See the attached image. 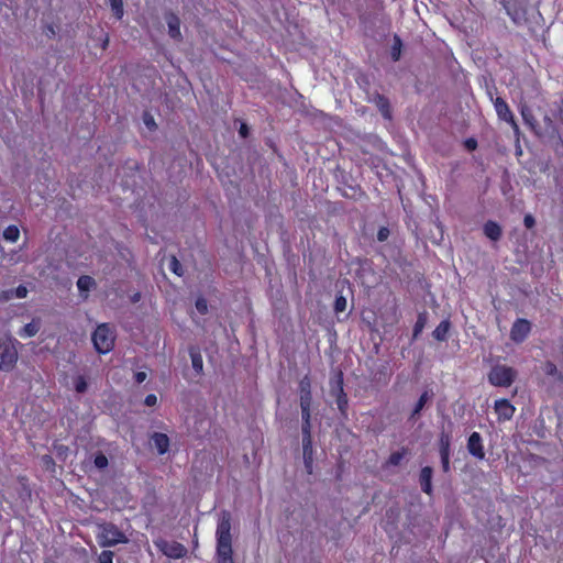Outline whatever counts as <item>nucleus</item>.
I'll list each match as a JSON object with an SVG mask.
<instances>
[{
  "label": "nucleus",
  "instance_id": "f257e3e1",
  "mask_svg": "<svg viewBox=\"0 0 563 563\" xmlns=\"http://www.w3.org/2000/svg\"><path fill=\"white\" fill-rule=\"evenodd\" d=\"M98 540L99 544L103 548L114 547L119 543H128L126 536L119 530L112 522H102L98 525Z\"/></svg>",
  "mask_w": 563,
  "mask_h": 563
},
{
  "label": "nucleus",
  "instance_id": "f03ea898",
  "mask_svg": "<svg viewBox=\"0 0 563 563\" xmlns=\"http://www.w3.org/2000/svg\"><path fill=\"white\" fill-rule=\"evenodd\" d=\"M231 514L222 510L217 527V551L232 550Z\"/></svg>",
  "mask_w": 563,
  "mask_h": 563
},
{
  "label": "nucleus",
  "instance_id": "7ed1b4c3",
  "mask_svg": "<svg viewBox=\"0 0 563 563\" xmlns=\"http://www.w3.org/2000/svg\"><path fill=\"white\" fill-rule=\"evenodd\" d=\"M18 362V350L15 340L11 338H0V369L10 372Z\"/></svg>",
  "mask_w": 563,
  "mask_h": 563
},
{
  "label": "nucleus",
  "instance_id": "20e7f679",
  "mask_svg": "<svg viewBox=\"0 0 563 563\" xmlns=\"http://www.w3.org/2000/svg\"><path fill=\"white\" fill-rule=\"evenodd\" d=\"M92 342L97 352L106 354L113 349L114 335L107 323L97 327L92 333Z\"/></svg>",
  "mask_w": 563,
  "mask_h": 563
},
{
  "label": "nucleus",
  "instance_id": "39448f33",
  "mask_svg": "<svg viewBox=\"0 0 563 563\" xmlns=\"http://www.w3.org/2000/svg\"><path fill=\"white\" fill-rule=\"evenodd\" d=\"M508 15L517 25H528L527 16L528 0H501Z\"/></svg>",
  "mask_w": 563,
  "mask_h": 563
},
{
  "label": "nucleus",
  "instance_id": "423d86ee",
  "mask_svg": "<svg viewBox=\"0 0 563 563\" xmlns=\"http://www.w3.org/2000/svg\"><path fill=\"white\" fill-rule=\"evenodd\" d=\"M516 374V371L511 367L497 365L490 369L488 380L495 386L509 387L514 383Z\"/></svg>",
  "mask_w": 563,
  "mask_h": 563
},
{
  "label": "nucleus",
  "instance_id": "0eeeda50",
  "mask_svg": "<svg viewBox=\"0 0 563 563\" xmlns=\"http://www.w3.org/2000/svg\"><path fill=\"white\" fill-rule=\"evenodd\" d=\"M157 547L165 555L173 559H180L187 553V549L177 541L161 540Z\"/></svg>",
  "mask_w": 563,
  "mask_h": 563
},
{
  "label": "nucleus",
  "instance_id": "6e6552de",
  "mask_svg": "<svg viewBox=\"0 0 563 563\" xmlns=\"http://www.w3.org/2000/svg\"><path fill=\"white\" fill-rule=\"evenodd\" d=\"M366 93H367L368 101L373 102L378 108V110L380 111L382 115L385 119L390 120L391 119V107H390V102H389L388 98L385 97L384 95H380L377 91H374L373 93H369L368 91H366Z\"/></svg>",
  "mask_w": 563,
  "mask_h": 563
},
{
  "label": "nucleus",
  "instance_id": "1a4fd4ad",
  "mask_svg": "<svg viewBox=\"0 0 563 563\" xmlns=\"http://www.w3.org/2000/svg\"><path fill=\"white\" fill-rule=\"evenodd\" d=\"M531 324L526 319H517L511 327L510 338L514 342H522L529 334Z\"/></svg>",
  "mask_w": 563,
  "mask_h": 563
},
{
  "label": "nucleus",
  "instance_id": "9d476101",
  "mask_svg": "<svg viewBox=\"0 0 563 563\" xmlns=\"http://www.w3.org/2000/svg\"><path fill=\"white\" fill-rule=\"evenodd\" d=\"M558 135L556 126L553 122V120L548 115L544 114L542 118V121L539 122V126L537 129V136L541 139H554Z\"/></svg>",
  "mask_w": 563,
  "mask_h": 563
},
{
  "label": "nucleus",
  "instance_id": "9b49d317",
  "mask_svg": "<svg viewBox=\"0 0 563 563\" xmlns=\"http://www.w3.org/2000/svg\"><path fill=\"white\" fill-rule=\"evenodd\" d=\"M494 104H495V109H496V112H497L499 119L511 123L515 131H517L518 125L515 122L512 112L510 111V109H509L508 104L505 102V100L500 97H497L494 100Z\"/></svg>",
  "mask_w": 563,
  "mask_h": 563
},
{
  "label": "nucleus",
  "instance_id": "f8f14e48",
  "mask_svg": "<svg viewBox=\"0 0 563 563\" xmlns=\"http://www.w3.org/2000/svg\"><path fill=\"white\" fill-rule=\"evenodd\" d=\"M164 18L168 26V35L176 41H181L180 19L172 11L166 12Z\"/></svg>",
  "mask_w": 563,
  "mask_h": 563
},
{
  "label": "nucleus",
  "instance_id": "ddd939ff",
  "mask_svg": "<svg viewBox=\"0 0 563 563\" xmlns=\"http://www.w3.org/2000/svg\"><path fill=\"white\" fill-rule=\"evenodd\" d=\"M467 450L471 455L478 460H483L485 457L484 448L482 445V437L478 432H473L467 441Z\"/></svg>",
  "mask_w": 563,
  "mask_h": 563
},
{
  "label": "nucleus",
  "instance_id": "4468645a",
  "mask_svg": "<svg viewBox=\"0 0 563 563\" xmlns=\"http://www.w3.org/2000/svg\"><path fill=\"white\" fill-rule=\"evenodd\" d=\"M495 411L499 419L509 420L515 412V407L507 399H499L495 402Z\"/></svg>",
  "mask_w": 563,
  "mask_h": 563
},
{
  "label": "nucleus",
  "instance_id": "2eb2a0df",
  "mask_svg": "<svg viewBox=\"0 0 563 563\" xmlns=\"http://www.w3.org/2000/svg\"><path fill=\"white\" fill-rule=\"evenodd\" d=\"M484 234L492 241L497 242L503 235L501 227L493 221L488 220L483 227Z\"/></svg>",
  "mask_w": 563,
  "mask_h": 563
},
{
  "label": "nucleus",
  "instance_id": "dca6fc26",
  "mask_svg": "<svg viewBox=\"0 0 563 563\" xmlns=\"http://www.w3.org/2000/svg\"><path fill=\"white\" fill-rule=\"evenodd\" d=\"M432 475H433V468L431 466H424L421 468L419 482H420L422 492L428 495H430L432 493V484H431Z\"/></svg>",
  "mask_w": 563,
  "mask_h": 563
},
{
  "label": "nucleus",
  "instance_id": "f3484780",
  "mask_svg": "<svg viewBox=\"0 0 563 563\" xmlns=\"http://www.w3.org/2000/svg\"><path fill=\"white\" fill-rule=\"evenodd\" d=\"M158 454H165L169 449V438L165 433L154 432L151 437Z\"/></svg>",
  "mask_w": 563,
  "mask_h": 563
},
{
  "label": "nucleus",
  "instance_id": "a211bd4d",
  "mask_svg": "<svg viewBox=\"0 0 563 563\" xmlns=\"http://www.w3.org/2000/svg\"><path fill=\"white\" fill-rule=\"evenodd\" d=\"M189 355L194 371L197 375H201L203 373V362L200 349L194 345L189 346Z\"/></svg>",
  "mask_w": 563,
  "mask_h": 563
},
{
  "label": "nucleus",
  "instance_id": "6ab92c4d",
  "mask_svg": "<svg viewBox=\"0 0 563 563\" xmlns=\"http://www.w3.org/2000/svg\"><path fill=\"white\" fill-rule=\"evenodd\" d=\"M330 385V393L334 398L346 395L343 389V373L341 371L331 379Z\"/></svg>",
  "mask_w": 563,
  "mask_h": 563
},
{
  "label": "nucleus",
  "instance_id": "aec40b11",
  "mask_svg": "<svg viewBox=\"0 0 563 563\" xmlns=\"http://www.w3.org/2000/svg\"><path fill=\"white\" fill-rule=\"evenodd\" d=\"M521 115H522V119L525 121V123L534 132V134L537 135V129L539 126V121L534 118L533 113H532V110L527 107V106H523L521 108Z\"/></svg>",
  "mask_w": 563,
  "mask_h": 563
},
{
  "label": "nucleus",
  "instance_id": "412c9836",
  "mask_svg": "<svg viewBox=\"0 0 563 563\" xmlns=\"http://www.w3.org/2000/svg\"><path fill=\"white\" fill-rule=\"evenodd\" d=\"M433 397V393L432 391H429V390H426L422 393V395L420 396V398L418 399L412 412H411V416H410V419H416V417H418L421 412V410L424 408L426 404Z\"/></svg>",
  "mask_w": 563,
  "mask_h": 563
},
{
  "label": "nucleus",
  "instance_id": "4be33fe9",
  "mask_svg": "<svg viewBox=\"0 0 563 563\" xmlns=\"http://www.w3.org/2000/svg\"><path fill=\"white\" fill-rule=\"evenodd\" d=\"M451 328V322L446 319L440 322V324L432 332V336L437 341H445L448 338L449 330Z\"/></svg>",
  "mask_w": 563,
  "mask_h": 563
},
{
  "label": "nucleus",
  "instance_id": "5701e85b",
  "mask_svg": "<svg viewBox=\"0 0 563 563\" xmlns=\"http://www.w3.org/2000/svg\"><path fill=\"white\" fill-rule=\"evenodd\" d=\"M543 371L545 375L552 376L558 383L563 384V373L558 369L553 362L547 361L543 365Z\"/></svg>",
  "mask_w": 563,
  "mask_h": 563
},
{
  "label": "nucleus",
  "instance_id": "b1692460",
  "mask_svg": "<svg viewBox=\"0 0 563 563\" xmlns=\"http://www.w3.org/2000/svg\"><path fill=\"white\" fill-rule=\"evenodd\" d=\"M402 46L404 44L401 38L395 34L393 37V45L390 47V57L394 62H398L400 59Z\"/></svg>",
  "mask_w": 563,
  "mask_h": 563
},
{
  "label": "nucleus",
  "instance_id": "393cba45",
  "mask_svg": "<svg viewBox=\"0 0 563 563\" xmlns=\"http://www.w3.org/2000/svg\"><path fill=\"white\" fill-rule=\"evenodd\" d=\"M427 322H428V312L427 311L420 312L418 314L417 321L413 327V333H412L413 339H417L419 336V334L423 331Z\"/></svg>",
  "mask_w": 563,
  "mask_h": 563
},
{
  "label": "nucleus",
  "instance_id": "a878e982",
  "mask_svg": "<svg viewBox=\"0 0 563 563\" xmlns=\"http://www.w3.org/2000/svg\"><path fill=\"white\" fill-rule=\"evenodd\" d=\"M302 424H301V433L302 439H312L311 437V413L310 412H301Z\"/></svg>",
  "mask_w": 563,
  "mask_h": 563
},
{
  "label": "nucleus",
  "instance_id": "bb28decb",
  "mask_svg": "<svg viewBox=\"0 0 563 563\" xmlns=\"http://www.w3.org/2000/svg\"><path fill=\"white\" fill-rule=\"evenodd\" d=\"M408 454H409V450L407 448H402L400 451L393 452L389 455L387 464L391 465V466H398L401 464V461L404 460V457Z\"/></svg>",
  "mask_w": 563,
  "mask_h": 563
},
{
  "label": "nucleus",
  "instance_id": "cd10ccee",
  "mask_svg": "<svg viewBox=\"0 0 563 563\" xmlns=\"http://www.w3.org/2000/svg\"><path fill=\"white\" fill-rule=\"evenodd\" d=\"M93 286H96V282L88 275L80 276L77 280V287L80 291H89Z\"/></svg>",
  "mask_w": 563,
  "mask_h": 563
},
{
  "label": "nucleus",
  "instance_id": "c85d7f7f",
  "mask_svg": "<svg viewBox=\"0 0 563 563\" xmlns=\"http://www.w3.org/2000/svg\"><path fill=\"white\" fill-rule=\"evenodd\" d=\"M335 402L342 419H347V408H349V399L346 395H341L335 398Z\"/></svg>",
  "mask_w": 563,
  "mask_h": 563
},
{
  "label": "nucleus",
  "instance_id": "c756f323",
  "mask_svg": "<svg viewBox=\"0 0 563 563\" xmlns=\"http://www.w3.org/2000/svg\"><path fill=\"white\" fill-rule=\"evenodd\" d=\"M450 434L442 431L439 439L440 454H450Z\"/></svg>",
  "mask_w": 563,
  "mask_h": 563
},
{
  "label": "nucleus",
  "instance_id": "7c9ffc66",
  "mask_svg": "<svg viewBox=\"0 0 563 563\" xmlns=\"http://www.w3.org/2000/svg\"><path fill=\"white\" fill-rule=\"evenodd\" d=\"M312 402L311 393H300V409L301 412H310V407Z\"/></svg>",
  "mask_w": 563,
  "mask_h": 563
},
{
  "label": "nucleus",
  "instance_id": "2f4dec72",
  "mask_svg": "<svg viewBox=\"0 0 563 563\" xmlns=\"http://www.w3.org/2000/svg\"><path fill=\"white\" fill-rule=\"evenodd\" d=\"M19 235H20V231H19L18 227H15V225H9L3 231L4 240L10 241V242H15L19 239Z\"/></svg>",
  "mask_w": 563,
  "mask_h": 563
},
{
  "label": "nucleus",
  "instance_id": "473e14b6",
  "mask_svg": "<svg viewBox=\"0 0 563 563\" xmlns=\"http://www.w3.org/2000/svg\"><path fill=\"white\" fill-rule=\"evenodd\" d=\"M111 10L117 19L123 16V1L122 0H109Z\"/></svg>",
  "mask_w": 563,
  "mask_h": 563
},
{
  "label": "nucleus",
  "instance_id": "72a5a7b5",
  "mask_svg": "<svg viewBox=\"0 0 563 563\" xmlns=\"http://www.w3.org/2000/svg\"><path fill=\"white\" fill-rule=\"evenodd\" d=\"M38 330H40L38 323L32 321L23 327L22 332L26 336L31 338V336H34L38 332Z\"/></svg>",
  "mask_w": 563,
  "mask_h": 563
},
{
  "label": "nucleus",
  "instance_id": "f704fd0d",
  "mask_svg": "<svg viewBox=\"0 0 563 563\" xmlns=\"http://www.w3.org/2000/svg\"><path fill=\"white\" fill-rule=\"evenodd\" d=\"M302 457H313L312 439H302Z\"/></svg>",
  "mask_w": 563,
  "mask_h": 563
},
{
  "label": "nucleus",
  "instance_id": "c9c22d12",
  "mask_svg": "<svg viewBox=\"0 0 563 563\" xmlns=\"http://www.w3.org/2000/svg\"><path fill=\"white\" fill-rule=\"evenodd\" d=\"M169 267L170 269L173 271V273H175L177 276H183L184 275V268H183V265L181 263L177 260L176 256H172L170 257V264H169Z\"/></svg>",
  "mask_w": 563,
  "mask_h": 563
},
{
  "label": "nucleus",
  "instance_id": "e433bc0d",
  "mask_svg": "<svg viewBox=\"0 0 563 563\" xmlns=\"http://www.w3.org/2000/svg\"><path fill=\"white\" fill-rule=\"evenodd\" d=\"M218 563H233L232 550L217 551Z\"/></svg>",
  "mask_w": 563,
  "mask_h": 563
},
{
  "label": "nucleus",
  "instance_id": "4c0bfd02",
  "mask_svg": "<svg viewBox=\"0 0 563 563\" xmlns=\"http://www.w3.org/2000/svg\"><path fill=\"white\" fill-rule=\"evenodd\" d=\"M346 309V298L342 295H338L334 300V311L336 313L343 312Z\"/></svg>",
  "mask_w": 563,
  "mask_h": 563
},
{
  "label": "nucleus",
  "instance_id": "58836bf2",
  "mask_svg": "<svg viewBox=\"0 0 563 563\" xmlns=\"http://www.w3.org/2000/svg\"><path fill=\"white\" fill-rule=\"evenodd\" d=\"M88 384L84 376H77L75 379V389L79 394H84L87 391Z\"/></svg>",
  "mask_w": 563,
  "mask_h": 563
},
{
  "label": "nucleus",
  "instance_id": "ea45409f",
  "mask_svg": "<svg viewBox=\"0 0 563 563\" xmlns=\"http://www.w3.org/2000/svg\"><path fill=\"white\" fill-rule=\"evenodd\" d=\"M95 465L97 468L99 470H103L108 466V459L107 456L99 452L96 456H95V461H93Z\"/></svg>",
  "mask_w": 563,
  "mask_h": 563
},
{
  "label": "nucleus",
  "instance_id": "a19ab883",
  "mask_svg": "<svg viewBox=\"0 0 563 563\" xmlns=\"http://www.w3.org/2000/svg\"><path fill=\"white\" fill-rule=\"evenodd\" d=\"M114 556V552L110 550H104L100 553L98 562L99 563H112Z\"/></svg>",
  "mask_w": 563,
  "mask_h": 563
},
{
  "label": "nucleus",
  "instance_id": "79ce46f5",
  "mask_svg": "<svg viewBox=\"0 0 563 563\" xmlns=\"http://www.w3.org/2000/svg\"><path fill=\"white\" fill-rule=\"evenodd\" d=\"M299 391H300V393H305V391H307V393H311V384H310V379H309L307 376H305V377L300 380V383H299Z\"/></svg>",
  "mask_w": 563,
  "mask_h": 563
},
{
  "label": "nucleus",
  "instance_id": "37998d69",
  "mask_svg": "<svg viewBox=\"0 0 563 563\" xmlns=\"http://www.w3.org/2000/svg\"><path fill=\"white\" fill-rule=\"evenodd\" d=\"M441 465L444 473L450 471V454H440Z\"/></svg>",
  "mask_w": 563,
  "mask_h": 563
},
{
  "label": "nucleus",
  "instance_id": "c03bdc74",
  "mask_svg": "<svg viewBox=\"0 0 563 563\" xmlns=\"http://www.w3.org/2000/svg\"><path fill=\"white\" fill-rule=\"evenodd\" d=\"M196 308L200 313H202V314L207 313V311H208L207 301L202 298H199L196 301Z\"/></svg>",
  "mask_w": 563,
  "mask_h": 563
},
{
  "label": "nucleus",
  "instance_id": "a18cd8bd",
  "mask_svg": "<svg viewBox=\"0 0 563 563\" xmlns=\"http://www.w3.org/2000/svg\"><path fill=\"white\" fill-rule=\"evenodd\" d=\"M388 236H389V230L385 227H382L377 232V240L379 242H384L388 239Z\"/></svg>",
  "mask_w": 563,
  "mask_h": 563
},
{
  "label": "nucleus",
  "instance_id": "49530a36",
  "mask_svg": "<svg viewBox=\"0 0 563 563\" xmlns=\"http://www.w3.org/2000/svg\"><path fill=\"white\" fill-rule=\"evenodd\" d=\"M464 146L468 152H473L477 148V141L473 137H470L464 142Z\"/></svg>",
  "mask_w": 563,
  "mask_h": 563
},
{
  "label": "nucleus",
  "instance_id": "de8ad7c7",
  "mask_svg": "<svg viewBox=\"0 0 563 563\" xmlns=\"http://www.w3.org/2000/svg\"><path fill=\"white\" fill-rule=\"evenodd\" d=\"M523 224L527 229H532L536 224V219L532 214H526L523 218Z\"/></svg>",
  "mask_w": 563,
  "mask_h": 563
},
{
  "label": "nucleus",
  "instance_id": "09e8293b",
  "mask_svg": "<svg viewBox=\"0 0 563 563\" xmlns=\"http://www.w3.org/2000/svg\"><path fill=\"white\" fill-rule=\"evenodd\" d=\"M14 292L18 298H25L27 295V289L25 286L20 285L14 289Z\"/></svg>",
  "mask_w": 563,
  "mask_h": 563
},
{
  "label": "nucleus",
  "instance_id": "8fccbe9b",
  "mask_svg": "<svg viewBox=\"0 0 563 563\" xmlns=\"http://www.w3.org/2000/svg\"><path fill=\"white\" fill-rule=\"evenodd\" d=\"M42 460L47 470H53V467L55 466V462L52 456L44 455Z\"/></svg>",
  "mask_w": 563,
  "mask_h": 563
},
{
  "label": "nucleus",
  "instance_id": "3c124183",
  "mask_svg": "<svg viewBox=\"0 0 563 563\" xmlns=\"http://www.w3.org/2000/svg\"><path fill=\"white\" fill-rule=\"evenodd\" d=\"M144 404L148 407L155 406L157 404V397L154 394H150L145 397Z\"/></svg>",
  "mask_w": 563,
  "mask_h": 563
},
{
  "label": "nucleus",
  "instance_id": "603ef678",
  "mask_svg": "<svg viewBox=\"0 0 563 563\" xmlns=\"http://www.w3.org/2000/svg\"><path fill=\"white\" fill-rule=\"evenodd\" d=\"M303 464L308 474L312 473L313 457H303Z\"/></svg>",
  "mask_w": 563,
  "mask_h": 563
},
{
  "label": "nucleus",
  "instance_id": "864d4df0",
  "mask_svg": "<svg viewBox=\"0 0 563 563\" xmlns=\"http://www.w3.org/2000/svg\"><path fill=\"white\" fill-rule=\"evenodd\" d=\"M249 133H250V129H249L247 124H246V123H241V126H240V129H239V134H240L243 139H245V137H247V136H249Z\"/></svg>",
  "mask_w": 563,
  "mask_h": 563
},
{
  "label": "nucleus",
  "instance_id": "5fc2aeb1",
  "mask_svg": "<svg viewBox=\"0 0 563 563\" xmlns=\"http://www.w3.org/2000/svg\"><path fill=\"white\" fill-rule=\"evenodd\" d=\"M135 382L141 384L146 379V373L145 372H136L134 375Z\"/></svg>",
  "mask_w": 563,
  "mask_h": 563
},
{
  "label": "nucleus",
  "instance_id": "6e6d98bb",
  "mask_svg": "<svg viewBox=\"0 0 563 563\" xmlns=\"http://www.w3.org/2000/svg\"><path fill=\"white\" fill-rule=\"evenodd\" d=\"M350 190H352V194H349V192H344L343 195L345 197H350V198H354L356 196V194L358 192L360 195L362 194L361 189L360 188H355V187H350Z\"/></svg>",
  "mask_w": 563,
  "mask_h": 563
},
{
  "label": "nucleus",
  "instance_id": "4d7b16f0",
  "mask_svg": "<svg viewBox=\"0 0 563 563\" xmlns=\"http://www.w3.org/2000/svg\"><path fill=\"white\" fill-rule=\"evenodd\" d=\"M144 123L145 125L148 128V129H152L154 126H156L155 122H154V119L152 117L150 118H144Z\"/></svg>",
  "mask_w": 563,
  "mask_h": 563
},
{
  "label": "nucleus",
  "instance_id": "13d9d810",
  "mask_svg": "<svg viewBox=\"0 0 563 563\" xmlns=\"http://www.w3.org/2000/svg\"><path fill=\"white\" fill-rule=\"evenodd\" d=\"M559 115H560L561 122L563 123V100H562V103H561L560 109H559Z\"/></svg>",
  "mask_w": 563,
  "mask_h": 563
},
{
  "label": "nucleus",
  "instance_id": "bf43d9fd",
  "mask_svg": "<svg viewBox=\"0 0 563 563\" xmlns=\"http://www.w3.org/2000/svg\"><path fill=\"white\" fill-rule=\"evenodd\" d=\"M47 31H48V32H47L46 34H47L48 36H51V35H54V34H55V31H54L53 26H48V27H47Z\"/></svg>",
  "mask_w": 563,
  "mask_h": 563
},
{
  "label": "nucleus",
  "instance_id": "052dcab7",
  "mask_svg": "<svg viewBox=\"0 0 563 563\" xmlns=\"http://www.w3.org/2000/svg\"><path fill=\"white\" fill-rule=\"evenodd\" d=\"M139 299H140V294H135V295L132 297V301H133V302L139 301Z\"/></svg>",
  "mask_w": 563,
  "mask_h": 563
},
{
  "label": "nucleus",
  "instance_id": "680f3d73",
  "mask_svg": "<svg viewBox=\"0 0 563 563\" xmlns=\"http://www.w3.org/2000/svg\"><path fill=\"white\" fill-rule=\"evenodd\" d=\"M439 229V232H440V240L442 239V235H443V232H442V228L441 227H438Z\"/></svg>",
  "mask_w": 563,
  "mask_h": 563
}]
</instances>
